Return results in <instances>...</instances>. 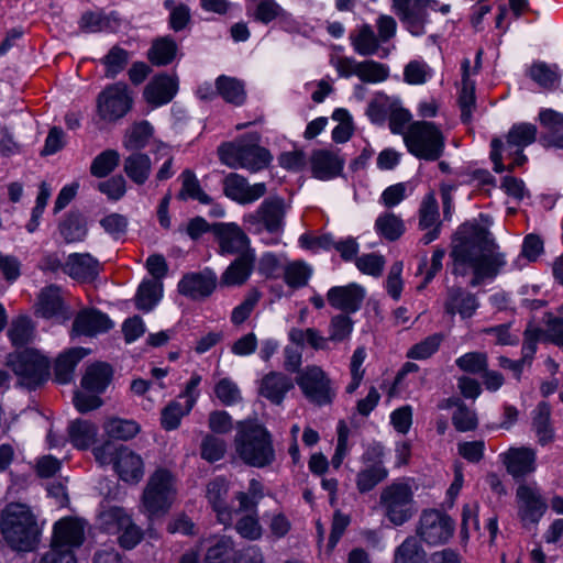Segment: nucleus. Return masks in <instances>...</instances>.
Returning a JSON list of instances; mask_svg holds the SVG:
<instances>
[{
	"instance_id": "f257e3e1",
	"label": "nucleus",
	"mask_w": 563,
	"mask_h": 563,
	"mask_svg": "<svg viewBox=\"0 0 563 563\" xmlns=\"http://www.w3.org/2000/svg\"><path fill=\"white\" fill-rule=\"evenodd\" d=\"M450 257L454 275L473 273L472 287L496 277L506 263L488 229L471 221L461 224L453 234Z\"/></svg>"
},
{
	"instance_id": "f03ea898",
	"label": "nucleus",
	"mask_w": 563,
	"mask_h": 563,
	"mask_svg": "<svg viewBox=\"0 0 563 563\" xmlns=\"http://www.w3.org/2000/svg\"><path fill=\"white\" fill-rule=\"evenodd\" d=\"M0 530L8 547L16 552L34 551L41 541L42 529L25 504L11 503L2 509Z\"/></svg>"
},
{
	"instance_id": "7ed1b4c3",
	"label": "nucleus",
	"mask_w": 563,
	"mask_h": 563,
	"mask_svg": "<svg viewBox=\"0 0 563 563\" xmlns=\"http://www.w3.org/2000/svg\"><path fill=\"white\" fill-rule=\"evenodd\" d=\"M234 448L238 456L249 466L267 467L276 459L272 434L257 423H239Z\"/></svg>"
},
{
	"instance_id": "20e7f679",
	"label": "nucleus",
	"mask_w": 563,
	"mask_h": 563,
	"mask_svg": "<svg viewBox=\"0 0 563 563\" xmlns=\"http://www.w3.org/2000/svg\"><path fill=\"white\" fill-rule=\"evenodd\" d=\"M261 136L258 133L246 134L236 143H224L219 150L220 161L231 168H245L257 172L265 168L272 156L269 152L260 146Z\"/></svg>"
},
{
	"instance_id": "39448f33",
	"label": "nucleus",
	"mask_w": 563,
	"mask_h": 563,
	"mask_svg": "<svg viewBox=\"0 0 563 563\" xmlns=\"http://www.w3.org/2000/svg\"><path fill=\"white\" fill-rule=\"evenodd\" d=\"M404 142L410 154L429 162L438 161L445 150V136L441 129L424 120L408 125Z\"/></svg>"
},
{
	"instance_id": "423d86ee",
	"label": "nucleus",
	"mask_w": 563,
	"mask_h": 563,
	"mask_svg": "<svg viewBox=\"0 0 563 563\" xmlns=\"http://www.w3.org/2000/svg\"><path fill=\"white\" fill-rule=\"evenodd\" d=\"M7 366L18 377V384L27 389H36L49 376V361L34 349L10 353Z\"/></svg>"
},
{
	"instance_id": "0eeeda50",
	"label": "nucleus",
	"mask_w": 563,
	"mask_h": 563,
	"mask_svg": "<svg viewBox=\"0 0 563 563\" xmlns=\"http://www.w3.org/2000/svg\"><path fill=\"white\" fill-rule=\"evenodd\" d=\"M132 107V92L122 81L108 85L97 97V114L106 123L118 122Z\"/></svg>"
},
{
	"instance_id": "6e6552de",
	"label": "nucleus",
	"mask_w": 563,
	"mask_h": 563,
	"mask_svg": "<svg viewBox=\"0 0 563 563\" xmlns=\"http://www.w3.org/2000/svg\"><path fill=\"white\" fill-rule=\"evenodd\" d=\"M286 205L283 198L272 197L265 199L260 207L243 218V223L249 231L271 234H279L284 229Z\"/></svg>"
},
{
	"instance_id": "1a4fd4ad",
	"label": "nucleus",
	"mask_w": 563,
	"mask_h": 563,
	"mask_svg": "<svg viewBox=\"0 0 563 563\" xmlns=\"http://www.w3.org/2000/svg\"><path fill=\"white\" fill-rule=\"evenodd\" d=\"M302 395L317 406L329 405L333 401L335 391L329 375L318 365H307L295 378Z\"/></svg>"
},
{
	"instance_id": "9d476101",
	"label": "nucleus",
	"mask_w": 563,
	"mask_h": 563,
	"mask_svg": "<svg viewBox=\"0 0 563 563\" xmlns=\"http://www.w3.org/2000/svg\"><path fill=\"white\" fill-rule=\"evenodd\" d=\"M454 532V521L444 512L437 509L423 510L417 536L428 544L438 545L450 540Z\"/></svg>"
},
{
	"instance_id": "9b49d317",
	"label": "nucleus",
	"mask_w": 563,
	"mask_h": 563,
	"mask_svg": "<svg viewBox=\"0 0 563 563\" xmlns=\"http://www.w3.org/2000/svg\"><path fill=\"white\" fill-rule=\"evenodd\" d=\"M393 3L397 15L413 35L424 32L426 9H434L438 4L435 0H393Z\"/></svg>"
},
{
	"instance_id": "f8f14e48",
	"label": "nucleus",
	"mask_w": 563,
	"mask_h": 563,
	"mask_svg": "<svg viewBox=\"0 0 563 563\" xmlns=\"http://www.w3.org/2000/svg\"><path fill=\"white\" fill-rule=\"evenodd\" d=\"M212 234L221 254H242L254 251L244 231L235 223L218 222L212 224Z\"/></svg>"
},
{
	"instance_id": "ddd939ff",
	"label": "nucleus",
	"mask_w": 563,
	"mask_h": 563,
	"mask_svg": "<svg viewBox=\"0 0 563 563\" xmlns=\"http://www.w3.org/2000/svg\"><path fill=\"white\" fill-rule=\"evenodd\" d=\"M266 191L267 189L264 183L250 185L246 178L236 173H231L223 179L224 195L241 205H247L258 200L265 196Z\"/></svg>"
},
{
	"instance_id": "4468645a",
	"label": "nucleus",
	"mask_w": 563,
	"mask_h": 563,
	"mask_svg": "<svg viewBox=\"0 0 563 563\" xmlns=\"http://www.w3.org/2000/svg\"><path fill=\"white\" fill-rule=\"evenodd\" d=\"M85 540V525L77 518L66 517L54 525L51 545L59 549L80 547Z\"/></svg>"
},
{
	"instance_id": "2eb2a0df",
	"label": "nucleus",
	"mask_w": 563,
	"mask_h": 563,
	"mask_svg": "<svg viewBox=\"0 0 563 563\" xmlns=\"http://www.w3.org/2000/svg\"><path fill=\"white\" fill-rule=\"evenodd\" d=\"M34 313L44 319L67 320L69 312L60 295V288L55 285L43 288L38 294Z\"/></svg>"
},
{
	"instance_id": "dca6fc26",
	"label": "nucleus",
	"mask_w": 563,
	"mask_h": 563,
	"mask_svg": "<svg viewBox=\"0 0 563 563\" xmlns=\"http://www.w3.org/2000/svg\"><path fill=\"white\" fill-rule=\"evenodd\" d=\"M364 298L365 290L357 284L335 286L327 292L329 305L346 316L356 312L361 308Z\"/></svg>"
},
{
	"instance_id": "f3484780",
	"label": "nucleus",
	"mask_w": 563,
	"mask_h": 563,
	"mask_svg": "<svg viewBox=\"0 0 563 563\" xmlns=\"http://www.w3.org/2000/svg\"><path fill=\"white\" fill-rule=\"evenodd\" d=\"M217 286V276L212 272L185 275L178 284V291L194 300L209 297Z\"/></svg>"
},
{
	"instance_id": "a211bd4d",
	"label": "nucleus",
	"mask_w": 563,
	"mask_h": 563,
	"mask_svg": "<svg viewBox=\"0 0 563 563\" xmlns=\"http://www.w3.org/2000/svg\"><path fill=\"white\" fill-rule=\"evenodd\" d=\"M440 213L439 206L433 192L426 195L421 201L419 208V228L421 230H428L421 238V242L424 245L430 244L440 234Z\"/></svg>"
},
{
	"instance_id": "6ab92c4d",
	"label": "nucleus",
	"mask_w": 563,
	"mask_h": 563,
	"mask_svg": "<svg viewBox=\"0 0 563 563\" xmlns=\"http://www.w3.org/2000/svg\"><path fill=\"white\" fill-rule=\"evenodd\" d=\"M507 472L514 477L526 476L536 470V451L531 448H510L500 455Z\"/></svg>"
},
{
	"instance_id": "aec40b11",
	"label": "nucleus",
	"mask_w": 563,
	"mask_h": 563,
	"mask_svg": "<svg viewBox=\"0 0 563 563\" xmlns=\"http://www.w3.org/2000/svg\"><path fill=\"white\" fill-rule=\"evenodd\" d=\"M113 468L126 483H139L144 475V462L141 455L122 444L119 445V455Z\"/></svg>"
},
{
	"instance_id": "412c9836",
	"label": "nucleus",
	"mask_w": 563,
	"mask_h": 563,
	"mask_svg": "<svg viewBox=\"0 0 563 563\" xmlns=\"http://www.w3.org/2000/svg\"><path fill=\"white\" fill-rule=\"evenodd\" d=\"M178 90L177 78L161 74L155 76L145 87L144 99L154 107L168 103Z\"/></svg>"
},
{
	"instance_id": "4be33fe9",
	"label": "nucleus",
	"mask_w": 563,
	"mask_h": 563,
	"mask_svg": "<svg viewBox=\"0 0 563 563\" xmlns=\"http://www.w3.org/2000/svg\"><path fill=\"white\" fill-rule=\"evenodd\" d=\"M478 308V301L474 294L461 288L451 287L448 289L444 301V310L448 314L459 313L461 318H471Z\"/></svg>"
},
{
	"instance_id": "5701e85b",
	"label": "nucleus",
	"mask_w": 563,
	"mask_h": 563,
	"mask_svg": "<svg viewBox=\"0 0 563 563\" xmlns=\"http://www.w3.org/2000/svg\"><path fill=\"white\" fill-rule=\"evenodd\" d=\"M255 260L254 251H246L238 255L221 275L220 285L228 287L243 285L254 268Z\"/></svg>"
},
{
	"instance_id": "b1692460",
	"label": "nucleus",
	"mask_w": 563,
	"mask_h": 563,
	"mask_svg": "<svg viewBox=\"0 0 563 563\" xmlns=\"http://www.w3.org/2000/svg\"><path fill=\"white\" fill-rule=\"evenodd\" d=\"M294 388L292 379L282 372H269L260 383L258 393L275 405H280L286 394Z\"/></svg>"
},
{
	"instance_id": "393cba45",
	"label": "nucleus",
	"mask_w": 563,
	"mask_h": 563,
	"mask_svg": "<svg viewBox=\"0 0 563 563\" xmlns=\"http://www.w3.org/2000/svg\"><path fill=\"white\" fill-rule=\"evenodd\" d=\"M312 175L321 180L338 176L343 168L344 161L332 151L316 150L310 157Z\"/></svg>"
},
{
	"instance_id": "a878e982",
	"label": "nucleus",
	"mask_w": 563,
	"mask_h": 563,
	"mask_svg": "<svg viewBox=\"0 0 563 563\" xmlns=\"http://www.w3.org/2000/svg\"><path fill=\"white\" fill-rule=\"evenodd\" d=\"M539 121L545 132L540 142L544 147L563 148V114L552 109L539 113Z\"/></svg>"
},
{
	"instance_id": "bb28decb",
	"label": "nucleus",
	"mask_w": 563,
	"mask_h": 563,
	"mask_svg": "<svg viewBox=\"0 0 563 563\" xmlns=\"http://www.w3.org/2000/svg\"><path fill=\"white\" fill-rule=\"evenodd\" d=\"M112 327L110 319L95 309L81 310L75 318L73 331L79 335L92 336L106 332Z\"/></svg>"
},
{
	"instance_id": "cd10ccee",
	"label": "nucleus",
	"mask_w": 563,
	"mask_h": 563,
	"mask_svg": "<svg viewBox=\"0 0 563 563\" xmlns=\"http://www.w3.org/2000/svg\"><path fill=\"white\" fill-rule=\"evenodd\" d=\"M63 272L79 282L92 280L99 273V263L90 254H70Z\"/></svg>"
},
{
	"instance_id": "c85d7f7f",
	"label": "nucleus",
	"mask_w": 563,
	"mask_h": 563,
	"mask_svg": "<svg viewBox=\"0 0 563 563\" xmlns=\"http://www.w3.org/2000/svg\"><path fill=\"white\" fill-rule=\"evenodd\" d=\"M380 503L389 520L398 526L410 519L416 511L411 495H382Z\"/></svg>"
},
{
	"instance_id": "c756f323",
	"label": "nucleus",
	"mask_w": 563,
	"mask_h": 563,
	"mask_svg": "<svg viewBox=\"0 0 563 563\" xmlns=\"http://www.w3.org/2000/svg\"><path fill=\"white\" fill-rule=\"evenodd\" d=\"M111 378V366L107 363L97 362L87 367L81 379V386L88 391L101 394L110 384Z\"/></svg>"
},
{
	"instance_id": "7c9ffc66",
	"label": "nucleus",
	"mask_w": 563,
	"mask_h": 563,
	"mask_svg": "<svg viewBox=\"0 0 563 563\" xmlns=\"http://www.w3.org/2000/svg\"><path fill=\"white\" fill-rule=\"evenodd\" d=\"M470 59L462 63V89L459 96V104L461 108V119L464 123H470L472 112L476 107L475 82L470 79Z\"/></svg>"
},
{
	"instance_id": "2f4dec72",
	"label": "nucleus",
	"mask_w": 563,
	"mask_h": 563,
	"mask_svg": "<svg viewBox=\"0 0 563 563\" xmlns=\"http://www.w3.org/2000/svg\"><path fill=\"white\" fill-rule=\"evenodd\" d=\"M88 354V351L82 347H71L62 353L55 362L54 373L55 379L60 384L69 383L73 379L74 369Z\"/></svg>"
},
{
	"instance_id": "473e14b6",
	"label": "nucleus",
	"mask_w": 563,
	"mask_h": 563,
	"mask_svg": "<svg viewBox=\"0 0 563 563\" xmlns=\"http://www.w3.org/2000/svg\"><path fill=\"white\" fill-rule=\"evenodd\" d=\"M538 134V129L534 124L531 123H519L512 125L506 136V145L505 150L511 154L512 150H517L518 152L523 151V148L530 144H532Z\"/></svg>"
},
{
	"instance_id": "72a5a7b5",
	"label": "nucleus",
	"mask_w": 563,
	"mask_h": 563,
	"mask_svg": "<svg viewBox=\"0 0 563 563\" xmlns=\"http://www.w3.org/2000/svg\"><path fill=\"white\" fill-rule=\"evenodd\" d=\"M532 428L541 445L554 441V429L551 423V409L548 402H540L532 418Z\"/></svg>"
},
{
	"instance_id": "f704fd0d",
	"label": "nucleus",
	"mask_w": 563,
	"mask_h": 563,
	"mask_svg": "<svg viewBox=\"0 0 563 563\" xmlns=\"http://www.w3.org/2000/svg\"><path fill=\"white\" fill-rule=\"evenodd\" d=\"M98 428L88 420H75L68 427V437L74 446L80 450L88 449L95 441Z\"/></svg>"
},
{
	"instance_id": "c9c22d12",
	"label": "nucleus",
	"mask_w": 563,
	"mask_h": 563,
	"mask_svg": "<svg viewBox=\"0 0 563 563\" xmlns=\"http://www.w3.org/2000/svg\"><path fill=\"white\" fill-rule=\"evenodd\" d=\"M394 563H428V554L420 540L410 536L395 550Z\"/></svg>"
},
{
	"instance_id": "e433bc0d",
	"label": "nucleus",
	"mask_w": 563,
	"mask_h": 563,
	"mask_svg": "<svg viewBox=\"0 0 563 563\" xmlns=\"http://www.w3.org/2000/svg\"><path fill=\"white\" fill-rule=\"evenodd\" d=\"M123 170L133 183L143 185L151 174L150 157L143 153L135 152L125 157Z\"/></svg>"
},
{
	"instance_id": "4c0bfd02",
	"label": "nucleus",
	"mask_w": 563,
	"mask_h": 563,
	"mask_svg": "<svg viewBox=\"0 0 563 563\" xmlns=\"http://www.w3.org/2000/svg\"><path fill=\"white\" fill-rule=\"evenodd\" d=\"M289 340L301 347L307 344L314 351L330 350L328 336H323L322 333L314 328H292L289 331Z\"/></svg>"
},
{
	"instance_id": "58836bf2",
	"label": "nucleus",
	"mask_w": 563,
	"mask_h": 563,
	"mask_svg": "<svg viewBox=\"0 0 563 563\" xmlns=\"http://www.w3.org/2000/svg\"><path fill=\"white\" fill-rule=\"evenodd\" d=\"M216 88L227 102L234 106L243 104L246 99L244 84L236 78L219 76L216 80Z\"/></svg>"
},
{
	"instance_id": "ea45409f",
	"label": "nucleus",
	"mask_w": 563,
	"mask_h": 563,
	"mask_svg": "<svg viewBox=\"0 0 563 563\" xmlns=\"http://www.w3.org/2000/svg\"><path fill=\"white\" fill-rule=\"evenodd\" d=\"M176 53V42L170 37H161L153 42L147 58L155 66H166L175 59Z\"/></svg>"
},
{
	"instance_id": "a19ab883",
	"label": "nucleus",
	"mask_w": 563,
	"mask_h": 563,
	"mask_svg": "<svg viewBox=\"0 0 563 563\" xmlns=\"http://www.w3.org/2000/svg\"><path fill=\"white\" fill-rule=\"evenodd\" d=\"M59 232L67 243L81 241L87 234L84 216L78 211H70L60 222Z\"/></svg>"
},
{
	"instance_id": "79ce46f5",
	"label": "nucleus",
	"mask_w": 563,
	"mask_h": 563,
	"mask_svg": "<svg viewBox=\"0 0 563 563\" xmlns=\"http://www.w3.org/2000/svg\"><path fill=\"white\" fill-rule=\"evenodd\" d=\"M379 41L368 24L362 25L356 33L351 35L353 48L363 56L376 54L379 48Z\"/></svg>"
},
{
	"instance_id": "37998d69",
	"label": "nucleus",
	"mask_w": 563,
	"mask_h": 563,
	"mask_svg": "<svg viewBox=\"0 0 563 563\" xmlns=\"http://www.w3.org/2000/svg\"><path fill=\"white\" fill-rule=\"evenodd\" d=\"M8 336L14 346H24L34 338V324L27 316L12 319L8 329Z\"/></svg>"
},
{
	"instance_id": "c03bdc74",
	"label": "nucleus",
	"mask_w": 563,
	"mask_h": 563,
	"mask_svg": "<svg viewBox=\"0 0 563 563\" xmlns=\"http://www.w3.org/2000/svg\"><path fill=\"white\" fill-rule=\"evenodd\" d=\"M194 405L195 398L187 399L184 406L177 400L170 401L162 410V427L168 431L177 429L180 424L181 418L190 412Z\"/></svg>"
},
{
	"instance_id": "a18cd8bd",
	"label": "nucleus",
	"mask_w": 563,
	"mask_h": 563,
	"mask_svg": "<svg viewBox=\"0 0 563 563\" xmlns=\"http://www.w3.org/2000/svg\"><path fill=\"white\" fill-rule=\"evenodd\" d=\"M181 189L177 195L179 200L196 199L202 205L211 203L212 199L201 188L196 175L190 169H185L180 176Z\"/></svg>"
},
{
	"instance_id": "49530a36",
	"label": "nucleus",
	"mask_w": 563,
	"mask_h": 563,
	"mask_svg": "<svg viewBox=\"0 0 563 563\" xmlns=\"http://www.w3.org/2000/svg\"><path fill=\"white\" fill-rule=\"evenodd\" d=\"M176 490V475L166 467H157L150 475L144 493H173Z\"/></svg>"
},
{
	"instance_id": "de8ad7c7",
	"label": "nucleus",
	"mask_w": 563,
	"mask_h": 563,
	"mask_svg": "<svg viewBox=\"0 0 563 563\" xmlns=\"http://www.w3.org/2000/svg\"><path fill=\"white\" fill-rule=\"evenodd\" d=\"M284 282L290 288L298 289L307 286L312 269L303 261H294L284 267Z\"/></svg>"
},
{
	"instance_id": "09e8293b",
	"label": "nucleus",
	"mask_w": 563,
	"mask_h": 563,
	"mask_svg": "<svg viewBox=\"0 0 563 563\" xmlns=\"http://www.w3.org/2000/svg\"><path fill=\"white\" fill-rule=\"evenodd\" d=\"M163 285L157 280L143 282L135 296V305L137 309L150 311L158 302L162 296Z\"/></svg>"
},
{
	"instance_id": "8fccbe9b",
	"label": "nucleus",
	"mask_w": 563,
	"mask_h": 563,
	"mask_svg": "<svg viewBox=\"0 0 563 563\" xmlns=\"http://www.w3.org/2000/svg\"><path fill=\"white\" fill-rule=\"evenodd\" d=\"M521 520L537 523L547 509V504L539 495H519Z\"/></svg>"
},
{
	"instance_id": "3c124183",
	"label": "nucleus",
	"mask_w": 563,
	"mask_h": 563,
	"mask_svg": "<svg viewBox=\"0 0 563 563\" xmlns=\"http://www.w3.org/2000/svg\"><path fill=\"white\" fill-rule=\"evenodd\" d=\"M376 231L388 241L398 240L405 232L404 221L400 217L385 212L375 221Z\"/></svg>"
},
{
	"instance_id": "603ef678",
	"label": "nucleus",
	"mask_w": 563,
	"mask_h": 563,
	"mask_svg": "<svg viewBox=\"0 0 563 563\" xmlns=\"http://www.w3.org/2000/svg\"><path fill=\"white\" fill-rule=\"evenodd\" d=\"M103 429L109 438L121 441H128L134 438L140 431V427L136 422L120 418L109 419L106 421Z\"/></svg>"
},
{
	"instance_id": "864d4df0",
	"label": "nucleus",
	"mask_w": 563,
	"mask_h": 563,
	"mask_svg": "<svg viewBox=\"0 0 563 563\" xmlns=\"http://www.w3.org/2000/svg\"><path fill=\"white\" fill-rule=\"evenodd\" d=\"M120 163V154L115 150H106L97 155L90 165V174L97 178L110 175Z\"/></svg>"
},
{
	"instance_id": "5fc2aeb1",
	"label": "nucleus",
	"mask_w": 563,
	"mask_h": 563,
	"mask_svg": "<svg viewBox=\"0 0 563 563\" xmlns=\"http://www.w3.org/2000/svg\"><path fill=\"white\" fill-rule=\"evenodd\" d=\"M353 320L343 313L333 316L329 323L328 340L332 344H339L349 340L353 331Z\"/></svg>"
},
{
	"instance_id": "6e6d98bb",
	"label": "nucleus",
	"mask_w": 563,
	"mask_h": 563,
	"mask_svg": "<svg viewBox=\"0 0 563 563\" xmlns=\"http://www.w3.org/2000/svg\"><path fill=\"white\" fill-rule=\"evenodd\" d=\"M153 135V126L147 121L134 123L126 132L123 142L128 150L143 148Z\"/></svg>"
},
{
	"instance_id": "4d7b16f0",
	"label": "nucleus",
	"mask_w": 563,
	"mask_h": 563,
	"mask_svg": "<svg viewBox=\"0 0 563 563\" xmlns=\"http://www.w3.org/2000/svg\"><path fill=\"white\" fill-rule=\"evenodd\" d=\"M130 60V53L124 48L114 45L102 58V64L106 66V77L113 79L120 74Z\"/></svg>"
},
{
	"instance_id": "13d9d810",
	"label": "nucleus",
	"mask_w": 563,
	"mask_h": 563,
	"mask_svg": "<svg viewBox=\"0 0 563 563\" xmlns=\"http://www.w3.org/2000/svg\"><path fill=\"white\" fill-rule=\"evenodd\" d=\"M356 76L363 82H380L388 78L389 69L384 64L367 59L358 63Z\"/></svg>"
},
{
	"instance_id": "bf43d9fd",
	"label": "nucleus",
	"mask_w": 563,
	"mask_h": 563,
	"mask_svg": "<svg viewBox=\"0 0 563 563\" xmlns=\"http://www.w3.org/2000/svg\"><path fill=\"white\" fill-rule=\"evenodd\" d=\"M132 518L121 507H110L99 514V520L102 528L109 533L120 532L123 527V521H129Z\"/></svg>"
},
{
	"instance_id": "052dcab7",
	"label": "nucleus",
	"mask_w": 563,
	"mask_h": 563,
	"mask_svg": "<svg viewBox=\"0 0 563 563\" xmlns=\"http://www.w3.org/2000/svg\"><path fill=\"white\" fill-rule=\"evenodd\" d=\"M456 366L468 374H482L488 367V356L484 352H468L455 361Z\"/></svg>"
},
{
	"instance_id": "680f3d73",
	"label": "nucleus",
	"mask_w": 563,
	"mask_h": 563,
	"mask_svg": "<svg viewBox=\"0 0 563 563\" xmlns=\"http://www.w3.org/2000/svg\"><path fill=\"white\" fill-rule=\"evenodd\" d=\"M227 452V443L223 439L213 434H207L200 445L201 457L210 463L221 460Z\"/></svg>"
},
{
	"instance_id": "e2e57ef3",
	"label": "nucleus",
	"mask_w": 563,
	"mask_h": 563,
	"mask_svg": "<svg viewBox=\"0 0 563 563\" xmlns=\"http://www.w3.org/2000/svg\"><path fill=\"white\" fill-rule=\"evenodd\" d=\"M443 340L442 334H432L419 343L411 346L407 352V357L412 360H426L434 354Z\"/></svg>"
},
{
	"instance_id": "0e129e2a",
	"label": "nucleus",
	"mask_w": 563,
	"mask_h": 563,
	"mask_svg": "<svg viewBox=\"0 0 563 563\" xmlns=\"http://www.w3.org/2000/svg\"><path fill=\"white\" fill-rule=\"evenodd\" d=\"M530 77L543 88H553L560 79L556 67L545 63H537L530 67Z\"/></svg>"
},
{
	"instance_id": "69168bd1",
	"label": "nucleus",
	"mask_w": 563,
	"mask_h": 563,
	"mask_svg": "<svg viewBox=\"0 0 563 563\" xmlns=\"http://www.w3.org/2000/svg\"><path fill=\"white\" fill-rule=\"evenodd\" d=\"M452 424L459 432L473 431L478 426L477 415L463 402L452 413Z\"/></svg>"
},
{
	"instance_id": "338daca9",
	"label": "nucleus",
	"mask_w": 563,
	"mask_h": 563,
	"mask_svg": "<svg viewBox=\"0 0 563 563\" xmlns=\"http://www.w3.org/2000/svg\"><path fill=\"white\" fill-rule=\"evenodd\" d=\"M233 541L228 537L220 538L213 545L208 548L206 563H228L230 554L233 552Z\"/></svg>"
},
{
	"instance_id": "774afa93",
	"label": "nucleus",
	"mask_w": 563,
	"mask_h": 563,
	"mask_svg": "<svg viewBox=\"0 0 563 563\" xmlns=\"http://www.w3.org/2000/svg\"><path fill=\"white\" fill-rule=\"evenodd\" d=\"M387 476V471L382 465H372L357 475V486L361 492L373 489L378 483L383 482Z\"/></svg>"
}]
</instances>
